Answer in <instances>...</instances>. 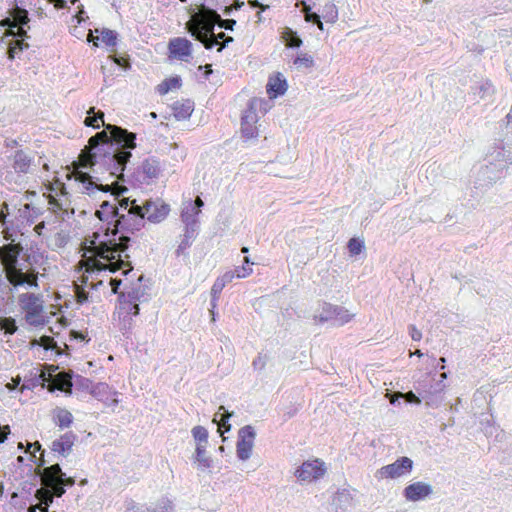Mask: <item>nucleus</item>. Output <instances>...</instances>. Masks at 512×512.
Returning <instances> with one entry per match:
<instances>
[{"label": "nucleus", "mask_w": 512, "mask_h": 512, "mask_svg": "<svg viewBox=\"0 0 512 512\" xmlns=\"http://www.w3.org/2000/svg\"><path fill=\"white\" fill-rule=\"evenodd\" d=\"M118 204L120 209L127 211V215L119 217L111 234L109 228L105 232H94L82 245L84 259L80 263L85 266L86 272L122 270L123 274H128L132 270L126 252L130 238L124 234L117 237L118 233H134L144 226L145 219L157 224L164 221L170 213L169 204L161 198L145 200L142 203H138L136 199L123 198Z\"/></svg>", "instance_id": "1"}, {"label": "nucleus", "mask_w": 512, "mask_h": 512, "mask_svg": "<svg viewBox=\"0 0 512 512\" xmlns=\"http://www.w3.org/2000/svg\"><path fill=\"white\" fill-rule=\"evenodd\" d=\"M136 134L121 127L107 124L105 130L98 132L88 141L82 150L78 165L96 166L103 160L109 166V175L116 179L123 178L125 165L131 158V150L136 147Z\"/></svg>", "instance_id": "2"}, {"label": "nucleus", "mask_w": 512, "mask_h": 512, "mask_svg": "<svg viewBox=\"0 0 512 512\" xmlns=\"http://www.w3.org/2000/svg\"><path fill=\"white\" fill-rule=\"evenodd\" d=\"M418 366L426 364L425 378L421 380L418 387V406L425 401V406L437 407L442 401V391L446 387L444 380L447 375L444 371V358L436 359L427 354H423L418 349Z\"/></svg>", "instance_id": "3"}, {"label": "nucleus", "mask_w": 512, "mask_h": 512, "mask_svg": "<svg viewBox=\"0 0 512 512\" xmlns=\"http://www.w3.org/2000/svg\"><path fill=\"white\" fill-rule=\"evenodd\" d=\"M41 482L44 488L38 489L36 497L39 505L31 506L29 512H48L49 505L53 502V497H61L65 493L64 486H73L75 480L72 477H65L59 464H54L43 469Z\"/></svg>", "instance_id": "4"}, {"label": "nucleus", "mask_w": 512, "mask_h": 512, "mask_svg": "<svg viewBox=\"0 0 512 512\" xmlns=\"http://www.w3.org/2000/svg\"><path fill=\"white\" fill-rule=\"evenodd\" d=\"M217 19H219V14L216 11L203 9L192 15L190 21L187 23L188 31L200 41L206 49H211L216 44L214 26L216 25Z\"/></svg>", "instance_id": "5"}, {"label": "nucleus", "mask_w": 512, "mask_h": 512, "mask_svg": "<svg viewBox=\"0 0 512 512\" xmlns=\"http://www.w3.org/2000/svg\"><path fill=\"white\" fill-rule=\"evenodd\" d=\"M21 248L17 244H7L0 248V258L6 271L9 282L14 285L28 284L37 286V276L33 273H23L16 267L17 258Z\"/></svg>", "instance_id": "6"}, {"label": "nucleus", "mask_w": 512, "mask_h": 512, "mask_svg": "<svg viewBox=\"0 0 512 512\" xmlns=\"http://www.w3.org/2000/svg\"><path fill=\"white\" fill-rule=\"evenodd\" d=\"M486 160L487 164L481 168L480 176L489 184L502 179L511 164L508 152L502 148L495 149L487 156Z\"/></svg>", "instance_id": "7"}, {"label": "nucleus", "mask_w": 512, "mask_h": 512, "mask_svg": "<svg viewBox=\"0 0 512 512\" xmlns=\"http://www.w3.org/2000/svg\"><path fill=\"white\" fill-rule=\"evenodd\" d=\"M258 111L265 113L267 111V101L262 98L254 97L249 103L247 109L244 111L241 118V135L248 141L258 137Z\"/></svg>", "instance_id": "8"}, {"label": "nucleus", "mask_w": 512, "mask_h": 512, "mask_svg": "<svg viewBox=\"0 0 512 512\" xmlns=\"http://www.w3.org/2000/svg\"><path fill=\"white\" fill-rule=\"evenodd\" d=\"M355 315L342 306L323 303L314 311L313 318L316 323L329 322L332 326L340 327L349 323Z\"/></svg>", "instance_id": "9"}, {"label": "nucleus", "mask_w": 512, "mask_h": 512, "mask_svg": "<svg viewBox=\"0 0 512 512\" xmlns=\"http://www.w3.org/2000/svg\"><path fill=\"white\" fill-rule=\"evenodd\" d=\"M145 300L144 290H126L119 293L117 309L119 318H123V328L130 327L131 315H138L139 303Z\"/></svg>", "instance_id": "10"}, {"label": "nucleus", "mask_w": 512, "mask_h": 512, "mask_svg": "<svg viewBox=\"0 0 512 512\" xmlns=\"http://www.w3.org/2000/svg\"><path fill=\"white\" fill-rule=\"evenodd\" d=\"M20 304L26 312V320L29 324L38 326L45 323L43 311V300L34 293H25L21 295Z\"/></svg>", "instance_id": "11"}, {"label": "nucleus", "mask_w": 512, "mask_h": 512, "mask_svg": "<svg viewBox=\"0 0 512 512\" xmlns=\"http://www.w3.org/2000/svg\"><path fill=\"white\" fill-rule=\"evenodd\" d=\"M256 430L252 425H245L238 430L236 441V456L242 461H248L253 454Z\"/></svg>", "instance_id": "12"}, {"label": "nucleus", "mask_w": 512, "mask_h": 512, "mask_svg": "<svg viewBox=\"0 0 512 512\" xmlns=\"http://www.w3.org/2000/svg\"><path fill=\"white\" fill-rule=\"evenodd\" d=\"M414 466L412 459L400 457L392 464L385 465L375 472L377 480L398 479L409 474Z\"/></svg>", "instance_id": "13"}, {"label": "nucleus", "mask_w": 512, "mask_h": 512, "mask_svg": "<svg viewBox=\"0 0 512 512\" xmlns=\"http://www.w3.org/2000/svg\"><path fill=\"white\" fill-rule=\"evenodd\" d=\"M75 179L82 184V191L89 192L94 188L103 191V192H111L115 196H119L127 191L125 186L119 185L117 180H113L110 184H100L97 185L92 181L91 176L88 173H84L81 171L75 172Z\"/></svg>", "instance_id": "14"}, {"label": "nucleus", "mask_w": 512, "mask_h": 512, "mask_svg": "<svg viewBox=\"0 0 512 512\" xmlns=\"http://www.w3.org/2000/svg\"><path fill=\"white\" fill-rule=\"evenodd\" d=\"M326 472L325 463L319 459L308 460L296 470L295 475L301 482L311 483Z\"/></svg>", "instance_id": "15"}, {"label": "nucleus", "mask_w": 512, "mask_h": 512, "mask_svg": "<svg viewBox=\"0 0 512 512\" xmlns=\"http://www.w3.org/2000/svg\"><path fill=\"white\" fill-rule=\"evenodd\" d=\"M168 58L170 60H179L189 62L192 58L193 45L185 37L171 38L168 42Z\"/></svg>", "instance_id": "16"}, {"label": "nucleus", "mask_w": 512, "mask_h": 512, "mask_svg": "<svg viewBox=\"0 0 512 512\" xmlns=\"http://www.w3.org/2000/svg\"><path fill=\"white\" fill-rule=\"evenodd\" d=\"M123 214H119L118 207L115 204H111L107 201H104L100 205V209L96 211V216L101 221H107V225L101 226L96 232H105L107 228H109V233L111 234L112 229L114 228V225L116 224V221L119 219L120 216Z\"/></svg>", "instance_id": "17"}, {"label": "nucleus", "mask_w": 512, "mask_h": 512, "mask_svg": "<svg viewBox=\"0 0 512 512\" xmlns=\"http://www.w3.org/2000/svg\"><path fill=\"white\" fill-rule=\"evenodd\" d=\"M93 397L105 403L107 407L114 409L118 403V392L106 383H97L91 390Z\"/></svg>", "instance_id": "18"}, {"label": "nucleus", "mask_w": 512, "mask_h": 512, "mask_svg": "<svg viewBox=\"0 0 512 512\" xmlns=\"http://www.w3.org/2000/svg\"><path fill=\"white\" fill-rule=\"evenodd\" d=\"M288 85L281 73L277 72L271 75L266 85V92L270 99L283 95L287 91Z\"/></svg>", "instance_id": "19"}, {"label": "nucleus", "mask_w": 512, "mask_h": 512, "mask_svg": "<svg viewBox=\"0 0 512 512\" xmlns=\"http://www.w3.org/2000/svg\"><path fill=\"white\" fill-rule=\"evenodd\" d=\"M140 173L146 182L158 178L161 173L160 162L154 157L145 159L140 166Z\"/></svg>", "instance_id": "20"}, {"label": "nucleus", "mask_w": 512, "mask_h": 512, "mask_svg": "<svg viewBox=\"0 0 512 512\" xmlns=\"http://www.w3.org/2000/svg\"><path fill=\"white\" fill-rule=\"evenodd\" d=\"M76 436L72 432L65 433L59 439L52 442L51 449L54 452L66 457L72 451Z\"/></svg>", "instance_id": "21"}, {"label": "nucleus", "mask_w": 512, "mask_h": 512, "mask_svg": "<svg viewBox=\"0 0 512 512\" xmlns=\"http://www.w3.org/2000/svg\"><path fill=\"white\" fill-rule=\"evenodd\" d=\"M197 469L205 472L212 467L213 460L207 453V446H195V452L192 457Z\"/></svg>", "instance_id": "22"}, {"label": "nucleus", "mask_w": 512, "mask_h": 512, "mask_svg": "<svg viewBox=\"0 0 512 512\" xmlns=\"http://www.w3.org/2000/svg\"><path fill=\"white\" fill-rule=\"evenodd\" d=\"M31 162V158L24 151L18 150L14 155L13 168L16 172L27 173Z\"/></svg>", "instance_id": "23"}, {"label": "nucleus", "mask_w": 512, "mask_h": 512, "mask_svg": "<svg viewBox=\"0 0 512 512\" xmlns=\"http://www.w3.org/2000/svg\"><path fill=\"white\" fill-rule=\"evenodd\" d=\"M53 418L56 425L61 429L68 428L73 422V415L64 408H56Z\"/></svg>", "instance_id": "24"}, {"label": "nucleus", "mask_w": 512, "mask_h": 512, "mask_svg": "<svg viewBox=\"0 0 512 512\" xmlns=\"http://www.w3.org/2000/svg\"><path fill=\"white\" fill-rule=\"evenodd\" d=\"M193 104L190 101L175 102L173 105V114L179 120H185L191 116Z\"/></svg>", "instance_id": "25"}, {"label": "nucleus", "mask_w": 512, "mask_h": 512, "mask_svg": "<svg viewBox=\"0 0 512 512\" xmlns=\"http://www.w3.org/2000/svg\"><path fill=\"white\" fill-rule=\"evenodd\" d=\"M232 413L226 411L224 406H220L217 413L214 415L213 421L218 424L219 429H224V432H228L231 429V425L228 423Z\"/></svg>", "instance_id": "26"}, {"label": "nucleus", "mask_w": 512, "mask_h": 512, "mask_svg": "<svg viewBox=\"0 0 512 512\" xmlns=\"http://www.w3.org/2000/svg\"><path fill=\"white\" fill-rule=\"evenodd\" d=\"M29 44L25 42V39H13L8 43V58L14 59L25 49H28Z\"/></svg>", "instance_id": "27"}, {"label": "nucleus", "mask_w": 512, "mask_h": 512, "mask_svg": "<svg viewBox=\"0 0 512 512\" xmlns=\"http://www.w3.org/2000/svg\"><path fill=\"white\" fill-rule=\"evenodd\" d=\"M473 93L480 99H487L493 95L494 87L490 81H483L473 87Z\"/></svg>", "instance_id": "28"}, {"label": "nucleus", "mask_w": 512, "mask_h": 512, "mask_svg": "<svg viewBox=\"0 0 512 512\" xmlns=\"http://www.w3.org/2000/svg\"><path fill=\"white\" fill-rule=\"evenodd\" d=\"M195 446H207L208 445V431L203 426H195L191 430Z\"/></svg>", "instance_id": "29"}, {"label": "nucleus", "mask_w": 512, "mask_h": 512, "mask_svg": "<svg viewBox=\"0 0 512 512\" xmlns=\"http://www.w3.org/2000/svg\"><path fill=\"white\" fill-rule=\"evenodd\" d=\"M282 38L288 47H300L302 44V40L290 28H285L282 33Z\"/></svg>", "instance_id": "30"}, {"label": "nucleus", "mask_w": 512, "mask_h": 512, "mask_svg": "<svg viewBox=\"0 0 512 512\" xmlns=\"http://www.w3.org/2000/svg\"><path fill=\"white\" fill-rule=\"evenodd\" d=\"M151 512H172L173 504L168 498H162L157 503L151 505Z\"/></svg>", "instance_id": "31"}, {"label": "nucleus", "mask_w": 512, "mask_h": 512, "mask_svg": "<svg viewBox=\"0 0 512 512\" xmlns=\"http://www.w3.org/2000/svg\"><path fill=\"white\" fill-rule=\"evenodd\" d=\"M14 26L25 25L29 22L28 12L25 9L16 7L12 12Z\"/></svg>", "instance_id": "32"}, {"label": "nucleus", "mask_w": 512, "mask_h": 512, "mask_svg": "<svg viewBox=\"0 0 512 512\" xmlns=\"http://www.w3.org/2000/svg\"><path fill=\"white\" fill-rule=\"evenodd\" d=\"M180 86V79L178 77H172L165 79L159 86L158 92L160 94L168 93L172 88H177Z\"/></svg>", "instance_id": "33"}, {"label": "nucleus", "mask_w": 512, "mask_h": 512, "mask_svg": "<svg viewBox=\"0 0 512 512\" xmlns=\"http://www.w3.org/2000/svg\"><path fill=\"white\" fill-rule=\"evenodd\" d=\"M293 64L297 68H310L313 66L314 60L309 54L301 53L294 59Z\"/></svg>", "instance_id": "34"}, {"label": "nucleus", "mask_w": 512, "mask_h": 512, "mask_svg": "<svg viewBox=\"0 0 512 512\" xmlns=\"http://www.w3.org/2000/svg\"><path fill=\"white\" fill-rule=\"evenodd\" d=\"M348 251L351 256L359 255L364 250V242L358 238H351L348 241Z\"/></svg>", "instance_id": "35"}, {"label": "nucleus", "mask_w": 512, "mask_h": 512, "mask_svg": "<svg viewBox=\"0 0 512 512\" xmlns=\"http://www.w3.org/2000/svg\"><path fill=\"white\" fill-rule=\"evenodd\" d=\"M102 42L108 47H114L117 43V34L110 29H103L100 32Z\"/></svg>", "instance_id": "36"}, {"label": "nucleus", "mask_w": 512, "mask_h": 512, "mask_svg": "<svg viewBox=\"0 0 512 512\" xmlns=\"http://www.w3.org/2000/svg\"><path fill=\"white\" fill-rule=\"evenodd\" d=\"M48 204H49V209L53 213H59L61 211H67V209L64 207L65 204L62 201V199H58V198H56L55 196H53L51 194L48 195Z\"/></svg>", "instance_id": "37"}, {"label": "nucleus", "mask_w": 512, "mask_h": 512, "mask_svg": "<svg viewBox=\"0 0 512 512\" xmlns=\"http://www.w3.org/2000/svg\"><path fill=\"white\" fill-rule=\"evenodd\" d=\"M269 360L270 357L267 354L260 353L252 362L253 369L258 372L264 371Z\"/></svg>", "instance_id": "38"}, {"label": "nucleus", "mask_w": 512, "mask_h": 512, "mask_svg": "<svg viewBox=\"0 0 512 512\" xmlns=\"http://www.w3.org/2000/svg\"><path fill=\"white\" fill-rule=\"evenodd\" d=\"M125 512H151L150 508L137 504L130 499L124 503Z\"/></svg>", "instance_id": "39"}, {"label": "nucleus", "mask_w": 512, "mask_h": 512, "mask_svg": "<svg viewBox=\"0 0 512 512\" xmlns=\"http://www.w3.org/2000/svg\"><path fill=\"white\" fill-rule=\"evenodd\" d=\"M0 328L3 330L6 334H13L17 327L15 324V320L12 318H2L0 319Z\"/></svg>", "instance_id": "40"}, {"label": "nucleus", "mask_w": 512, "mask_h": 512, "mask_svg": "<svg viewBox=\"0 0 512 512\" xmlns=\"http://www.w3.org/2000/svg\"><path fill=\"white\" fill-rule=\"evenodd\" d=\"M214 38L216 40V45H220L218 51H221L228 43L233 42V38L230 36H226L224 32H220L218 34H214Z\"/></svg>", "instance_id": "41"}, {"label": "nucleus", "mask_w": 512, "mask_h": 512, "mask_svg": "<svg viewBox=\"0 0 512 512\" xmlns=\"http://www.w3.org/2000/svg\"><path fill=\"white\" fill-rule=\"evenodd\" d=\"M432 493V487L429 484L418 482V501L424 500Z\"/></svg>", "instance_id": "42"}, {"label": "nucleus", "mask_w": 512, "mask_h": 512, "mask_svg": "<svg viewBox=\"0 0 512 512\" xmlns=\"http://www.w3.org/2000/svg\"><path fill=\"white\" fill-rule=\"evenodd\" d=\"M305 11V19L306 21H312L318 25V27L322 30L323 23L320 20V17L316 13H310L309 8L307 6L304 7Z\"/></svg>", "instance_id": "43"}, {"label": "nucleus", "mask_w": 512, "mask_h": 512, "mask_svg": "<svg viewBox=\"0 0 512 512\" xmlns=\"http://www.w3.org/2000/svg\"><path fill=\"white\" fill-rule=\"evenodd\" d=\"M398 398H403V399H405L406 402H410V403L416 401V396H415V394L412 391H410V392H408L406 394L399 393L397 395V397L392 395L391 398H390V402L392 404H395V402L397 401Z\"/></svg>", "instance_id": "44"}, {"label": "nucleus", "mask_w": 512, "mask_h": 512, "mask_svg": "<svg viewBox=\"0 0 512 512\" xmlns=\"http://www.w3.org/2000/svg\"><path fill=\"white\" fill-rule=\"evenodd\" d=\"M103 117H104L103 112H99L98 116H88V117H86L84 123L88 127L98 128L99 127L98 118L103 120Z\"/></svg>", "instance_id": "45"}, {"label": "nucleus", "mask_w": 512, "mask_h": 512, "mask_svg": "<svg viewBox=\"0 0 512 512\" xmlns=\"http://www.w3.org/2000/svg\"><path fill=\"white\" fill-rule=\"evenodd\" d=\"M404 496L409 501H416V483L410 484L405 488Z\"/></svg>", "instance_id": "46"}, {"label": "nucleus", "mask_w": 512, "mask_h": 512, "mask_svg": "<svg viewBox=\"0 0 512 512\" xmlns=\"http://www.w3.org/2000/svg\"><path fill=\"white\" fill-rule=\"evenodd\" d=\"M236 21L233 19H222L219 16V19H217L216 25H218L220 28H224L226 30H232L235 26Z\"/></svg>", "instance_id": "47"}, {"label": "nucleus", "mask_w": 512, "mask_h": 512, "mask_svg": "<svg viewBox=\"0 0 512 512\" xmlns=\"http://www.w3.org/2000/svg\"><path fill=\"white\" fill-rule=\"evenodd\" d=\"M39 344L44 347L46 350L48 349H53L54 346H55V341L53 338L49 337V336H42L40 339H39Z\"/></svg>", "instance_id": "48"}, {"label": "nucleus", "mask_w": 512, "mask_h": 512, "mask_svg": "<svg viewBox=\"0 0 512 512\" xmlns=\"http://www.w3.org/2000/svg\"><path fill=\"white\" fill-rule=\"evenodd\" d=\"M5 36H17L19 37V39H25V37H27V32L26 30L23 29V27L21 26H17V31L14 32L13 30H8L6 33H5Z\"/></svg>", "instance_id": "49"}, {"label": "nucleus", "mask_w": 512, "mask_h": 512, "mask_svg": "<svg viewBox=\"0 0 512 512\" xmlns=\"http://www.w3.org/2000/svg\"><path fill=\"white\" fill-rule=\"evenodd\" d=\"M220 291L221 290H213L212 295H211V309H210V313L212 315V321H215L214 309L216 307V301L219 298Z\"/></svg>", "instance_id": "50"}, {"label": "nucleus", "mask_w": 512, "mask_h": 512, "mask_svg": "<svg viewBox=\"0 0 512 512\" xmlns=\"http://www.w3.org/2000/svg\"><path fill=\"white\" fill-rule=\"evenodd\" d=\"M41 450V445L39 442H34V443H28L27 444V448H26V451L25 452H28L31 454V456L36 459V455H35V452L36 451H40Z\"/></svg>", "instance_id": "51"}, {"label": "nucleus", "mask_w": 512, "mask_h": 512, "mask_svg": "<svg viewBox=\"0 0 512 512\" xmlns=\"http://www.w3.org/2000/svg\"><path fill=\"white\" fill-rule=\"evenodd\" d=\"M252 272V269L250 267H242L241 270L236 269V276L237 278H245L249 276Z\"/></svg>", "instance_id": "52"}, {"label": "nucleus", "mask_w": 512, "mask_h": 512, "mask_svg": "<svg viewBox=\"0 0 512 512\" xmlns=\"http://www.w3.org/2000/svg\"><path fill=\"white\" fill-rule=\"evenodd\" d=\"M74 292L76 294L78 303H83V302H85L87 300L88 295H87V291L86 290H84V289L74 290Z\"/></svg>", "instance_id": "53"}, {"label": "nucleus", "mask_w": 512, "mask_h": 512, "mask_svg": "<svg viewBox=\"0 0 512 512\" xmlns=\"http://www.w3.org/2000/svg\"><path fill=\"white\" fill-rule=\"evenodd\" d=\"M9 433H10V429H9L8 425H6V426L0 425V443H3L6 440L7 435Z\"/></svg>", "instance_id": "54"}, {"label": "nucleus", "mask_w": 512, "mask_h": 512, "mask_svg": "<svg viewBox=\"0 0 512 512\" xmlns=\"http://www.w3.org/2000/svg\"><path fill=\"white\" fill-rule=\"evenodd\" d=\"M249 4H250V6H252L254 8H260L262 11H264V10H266L268 8L267 5H263L258 0H250Z\"/></svg>", "instance_id": "55"}, {"label": "nucleus", "mask_w": 512, "mask_h": 512, "mask_svg": "<svg viewBox=\"0 0 512 512\" xmlns=\"http://www.w3.org/2000/svg\"><path fill=\"white\" fill-rule=\"evenodd\" d=\"M45 228V222H40L34 227V231L38 236H41L43 234V230Z\"/></svg>", "instance_id": "56"}, {"label": "nucleus", "mask_w": 512, "mask_h": 512, "mask_svg": "<svg viewBox=\"0 0 512 512\" xmlns=\"http://www.w3.org/2000/svg\"><path fill=\"white\" fill-rule=\"evenodd\" d=\"M49 2L53 3L57 9L64 8L66 4L65 0H49Z\"/></svg>", "instance_id": "57"}, {"label": "nucleus", "mask_w": 512, "mask_h": 512, "mask_svg": "<svg viewBox=\"0 0 512 512\" xmlns=\"http://www.w3.org/2000/svg\"><path fill=\"white\" fill-rule=\"evenodd\" d=\"M87 40L89 42H93L94 46H96V47L98 46V42L97 41L99 40V37L98 36L95 37L91 30H90V32L88 34Z\"/></svg>", "instance_id": "58"}, {"label": "nucleus", "mask_w": 512, "mask_h": 512, "mask_svg": "<svg viewBox=\"0 0 512 512\" xmlns=\"http://www.w3.org/2000/svg\"><path fill=\"white\" fill-rule=\"evenodd\" d=\"M0 25L3 26V27L8 26L10 28L15 27L13 19L11 20L10 18H6V19L2 20L0 22Z\"/></svg>", "instance_id": "59"}, {"label": "nucleus", "mask_w": 512, "mask_h": 512, "mask_svg": "<svg viewBox=\"0 0 512 512\" xmlns=\"http://www.w3.org/2000/svg\"><path fill=\"white\" fill-rule=\"evenodd\" d=\"M454 423H455L454 418H453V417H450V418H449V420H448V423H444V422H443V423H441L440 428H441V430L443 431V430H445V429H446V427H448V426H453V425H454Z\"/></svg>", "instance_id": "60"}, {"label": "nucleus", "mask_w": 512, "mask_h": 512, "mask_svg": "<svg viewBox=\"0 0 512 512\" xmlns=\"http://www.w3.org/2000/svg\"><path fill=\"white\" fill-rule=\"evenodd\" d=\"M244 5L243 2H240V1H235L234 4L232 5V7L230 8H226L225 12H229L232 8L238 10L240 9L242 6Z\"/></svg>", "instance_id": "61"}, {"label": "nucleus", "mask_w": 512, "mask_h": 512, "mask_svg": "<svg viewBox=\"0 0 512 512\" xmlns=\"http://www.w3.org/2000/svg\"><path fill=\"white\" fill-rule=\"evenodd\" d=\"M4 209H8V205H7V203H4V204L2 205V209H1V212H0V221H1L2 223H5V219H6V215H5V213H4Z\"/></svg>", "instance_id": "62"}, {"label": "nucleus", "mask_w": 512, "mask_h": 512, "mask_svg": "<svg viewBox=\"0 0 512 512\" xmlns=\"http://www.w3.org/2000/svg\"><path fill=\"white\" fill-rule=\"evenodd\" d=\"M349 497V493L347 491H342L340 493H338V496H337V499L338 501H341L342 499H348Z\"/></svg>", "instance_id": "63"}, {"label": "nucleus", "mask_w": 512, "mask_h": 512, "mask_svg": "<svg viewBox=\"0 0 512 512\" xmlns=\"http://www.w3.org/2000/svg\"><path fill=\"white\" fill-rule=\"evenodd\" d=\"M493 429H494V426L488 421L487 422V426L485 427V433L486 434H492L493 432Z\"/></svg>", "instance_id": "64"}]
</instances>
